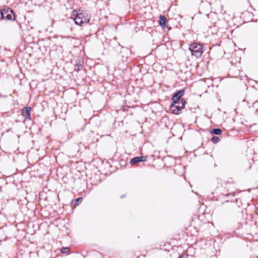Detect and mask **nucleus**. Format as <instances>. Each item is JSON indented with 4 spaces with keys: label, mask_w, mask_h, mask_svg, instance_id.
<instances>
[{
    "label": "nucleus",
    "mask_w": 258,
    "mask_h": 258,
    "mask_svg": "<svg viewBox=\"0 0 258 258\" xmlns=\"http://www.w3.org/2000/svg\"><path fill=\"white\" fill-rule=\"evenodd\" d=\"M217 200H221L222 205L225 207L230 204V207L232 209H237L240 206V205L238 203V199L235 198L234 195L232 192L222 195L219 196Z\"/></svg>",
    "instance_id": "nucleus-1"
},
{
    "label": "nucleus",
    "mask_w": 258,
    "mask_h": 258,
    "mask_svg": "<svg viewBox=\"0 0 258 258\" xmlns=\"http://www.w3.org/2000/svg\"><path fill=\"white\" fill-rule=\"evenodd\" d=\"M72 18L76 24L82 26L84 23H88L89 22L90 16L87 11L80 10L78 11H73Z\"/></svg>",
    "instance_id": "nucleus-2"
},
{
    "label": "nucleus",
    "mask_w": 258,
    "mask_h": 258,
    "mask_svg": "<svg viewBox=\"0 0 258 258\" xmlns=\"http://www.w3.org/2000/svg\"><path fill=\"white\" fill-rule=\"evenodd\" d=\"M188 49L191 54L197 58L201 57L204 51L203 45L197 43H191L189 45Z\"/></svg>",
    "instance_id": "nucleus-3"
},
{
    "label": "nucleus",
    "mask_w": 258,
    "mask_h": 258,
    "mask_svg": "<svg viewBox=\"0 0 258 258\" xmlns=\"http://www.w3.org/2000/svg\"><path fill=\"white\" fill-rule=\"evenodd\" d=\"M186 103L185 100L183 98L181 99L180 104L173 103V102H172L170 106L171 113L174 114H179L181 112L182 110L185 107Z\"/></svg>",
    "instance_id": "nucleus-4"
},
{
    "label": "nucleus",
    "mask_w": 258,
    "mask_h": 258,
    "mask_svg": "<svg viewBox=\"0 0 258 258\" xmlns=\"http://www.w3.org/2000/svg\"><path fill=\"white\" fill-rule=\"evenodd\" d=\"M1 19L8 20H14L15 16L14 11L8 7H5L3 9L0 10Z\"/></svg>",
    "instance_id": "nucleus-5"
},
{
    "label": "nucleus",
    "mask_w": 258,
    "mask_h": 258,
    "mask_svg": "<svg viewBox=\"0 0 258 258\" xmlns=\"http://www.w3.org/2000/svg\"><path fill=\"white\" fill-rule=\"evenodd\" d=\"M185 93V90L184 89H181L179 90L176 91L173 94L172 97V101L173 102V103H178L180 104L179 101H181L180 98Z\"/></svg>",
    "instance_id": "nucleus-6"
},
{
    "label": "nucleus",
    "mask_w": 258,
    "mask_h": 258,
    "mask_svg": "<svg viewBox=\"0 0 258 258\" xmlns=\"http://www.w3.org/2000/svg\"><path fill=\"white\" fill-rule=\"evenodd\" d=\"M31 110V107H25L22 109V115L25 120H30L31 119L30 111Z\"/></svg>",
    "instance_id": "nucleus-7"
},
{
    "label": "nucleus",
    "mask_w": 258,
    "mask_h": 258,
    "mask_svg": "<svg viewBox=\"0 0 258 258\" xmlns=\"http://www.w3.org/2000/svg\"><path fill=\"white\" fill-rule=\"evenodd\" d=\"M167 20L164 15H160L159 17V25L162 28H165L166 27Z\"/></svg>",
    "instance_id": "nucleus-8"
},
{
    "label": "nucleus",
    "mask_w": 258,
    "mask_h": 258,
    "mask_svg": "<svg viewBox=\"0 0 258 258\" xmlns=\"http://www.w3.org/2000/svg\"><path fill=\"white\" fill-rule=\"evenodd\" d=\"M75 70L77 72L80 71L83 67V60L81 58H79L76 60Z\"/></svg>",
    "instance_id": "nucleus-9"
},
{
    "label": "nucleus",
    "mask_w": 258,
    "mask_h": 258,
    "mask_svg": "<svg viewBox=\"0 0 258 258\" xmlns=\"http://www.w3.org/2000/svg\"><path fill=\"white\" fill-rule=\"evenodd\" d=\"M222 131L220 128H213L211 131L210 133L213 135H220L222 134Z\"/></svg>",
    "instance_id": "nucleus-10"
},
{
    "label": "nucleus",
    "mask_w": 258,
    "mask_h": 258,
    "mask_svg": "<svg viewBox=\"0 0 258 258\" xmlns=\"http://www.w3.org/2000/svg\"><path fill=\"white\" fill-rule=\"evenodd\" d=\"M138 163H140L139 158L138 156L132 158L130 161V164L131 165H135Z\"/></svg>",
    "instance_id": "nucleus-11"
},
{
    "label": "nucleus",
    "mask_w": 258,
    "mask_h": 258,
    "mask_svg": "<svg viewBox=\"0 0 258 258\" xmlns=\"http://www.w3.org/2000/svg\"><path fill=\"white\" fill-rule=\"evenodd\" d=\"M61 252L62 253L68 254L70 251V248L68 247H62L60 249Z\"/></svg>",
    "instance_id": "nucleus-12"
},
{
    "label": "nucleus",
    "mask_w": 258,
    "mask_h": 258,
    "mask_svg": "<svg viewBox=\"0 0 258 258\" xmlns=\"http://www.w3.org/2000/svg\"><path fill=\"white\" fill-rule=\"evenodd\" d=\"M211 141L214 144L217 143L220 141V138L217 136H214L212 138Z\"/></svg>",
    "instance_id": "nucleus-13"
},
{
    "label": "nucleus",
    "mask_w": 258,
    "mask_h": 258,
    "mask_svg": "<svg viewBox=\"0 0 258 258\" xmlns=\"http://www.w3.org/2000/svg\"><path fill=\"white\" fill-rule=\"evenodd\" d=\"M83 201L82 197H79L75 200V204L76 206H78Z\"/></svg>",
    "instance_id": "nucleus-14"
},
{
    "label": "nucleus",
    "mask_w": 258,
    "mask_h": 258,
    "mask_svg": "<svg viewBox=\"0 0 258 258\" xmlns=\"http://www.w3.org/2000/svg\"><path fill=\"white\" fill-rule=\"evenodd\" d=\"M138 157L139 158L140 162L146 161L147 158V156H138Z\"/></svg>",
    "instance_id": "nucleus-15"
},
{
    "label": "nucleus",
    "mask_w": 258,
    "mask_h": 258,
    "mask_svg": "<svg viewBox=\"0 0 258 258\" xmlns=\"http://www.w3.org/2000/svg\"><path fill=\"white\" fill-rule=\"evenodd\" d=\"M230 204H229L228 205H227V206L226 207H225L224 205L223 206V207L225 208V209H226L228 211H233V210H235L236 209H232L231 207H230Z\"/></svg>",
    "instance_id": "nucleus-16"
},
{
    "label": "nucleus",
    "mask_w": 258,
    "mask_h": 258,
    "mask_svg": "<svg viewBox=\"0 0 258 258\" xmlns=\"http://www.w3.org/2000/svg\"><path fill=\"white\" fill-rule=\"evenodd\" d=\"M168 29V30H170V29H171V27L170 26H169L168 25H166V27Z\"/></svg>",
    "instance_id": "nucleus-17"
},
{
    "label": "nucleus",
    "mask_w": 258,
    "mask_h": 258,
    "mask_svg": "<svg viewBox=\"0 0 258 258\" xmlns=\"http://www.w3.org/2000/svg\"><path fill=\"white\" fill-rule=\"evenodd\" d=\"M257 93H258V92H257L255 91V92L253 93V94H254V95H256V94H257Z\"/></svg>",
    "instance_id": "nucleus-18"
},
{
    "label": "nucleus",
    "mask_w": 258,
    "mask_h": 258,
    "mask_svg": "<svg viewBox=\"0 0 258 258\" xmlns=\"http://www.w3.org/2000/svg\"><path fill=\"white\" fill-rule=\"evenodd\" d=\"M257 102V100L254 101L253 103V104H254L255 103H256Z\"/></svg>",
    "instance_id": "nucleus-19"
},
{
    "label": "nucleus",
    "mask_w": 258,
    "mask_h": 258,
    "mask_svg": "<svg viewBox=\"0 0 258 258\" xmlns=\"http://www.w3.org/2000/svg\"><path fill=\"white\" fill-rule=\"evenodd\" d=\"M125 197V196H124V195H122V196H121L120 197V198H123V197Z\"/></svg>",
    "instance_id": "nucleus-20"
},
{
    "label": "nucleus",
    "mask_w": 258,
    "mask_h": 258,
    "mask_svg": "<svg viewBox=\"0 0 258 258\" xmlns=\"http://www.w3.org/2000/svg\"><path fill=\"white\" fill-rule=\"evenodd\" d=\"M2 243V241L1 240H0V245H1Z\"/></svg>",
    "instance_id": "nucleus-21"
},
{
    "label": "nucleus",
    "mask_w": 258,
    "mask_h": 258,
    "mask_svg": "<svg viewBox=\"0 0 258 258\" xmlns=\"http://www.w3.org/2000/svg\"><path fill=\"white\" fill-rule=\"evenodd\" d=\"M229 182H225V184L229 183Z\"/></svg>",
    "instance_id": "nucleus-22"
},
{
    "label": "nucleus",
    "mask_w": 258,
    "mask_h": 258,
    "mask_svg": "<svg viewBox=\"0 0 258 258\" xmlns=\"http://www.w3.org/2000/svg\"><path fill=\"white\" fill-rule=\"evenodd\" d=\"M179 258H183V256H180Z\"/></svg>",
    "instance_id": "nucleus-23"
}]
</instances>
